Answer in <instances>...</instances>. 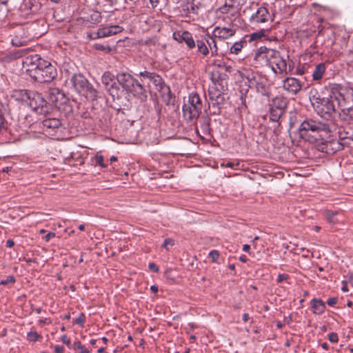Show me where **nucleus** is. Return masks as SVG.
I'll use <instances>...</instances> for the list:
<instances>
[{"mask_svg":"<svg viewBox=\"0 0 353 353\" xmlns=\"http://www.w3.org/2000/svg\"><path fill=\"white\" fill-rule=\"evenodd\" d=\"M298 130L302 139L313 143L323 140V133H330L331 128L325 122L306 118L301 123Z\"/></svg>","mask_w":353,"mask_h":353,"instance_id":"1","label":"nucleus"},{"mask_svg":"<svg viewBox=\"0 0 353 353\" xmlns=\"http://www.w3.org/2000/svg\"><path fill=\"white\" fill-rule=\"evenodd\" d=\"M65 83L74 90L78 94L84 96L89 101H95L98 98V91L80 73H74L65 81Z\"/></svg>","mask_w":353,"mask_h":353,"instance_id":"2","label":"nucleus"},{"mask_svg":"<svg viewBox=\"0 0 353 353\" xmlns=\"http://www.w3.org/2000/svg\"><path fill=\"white\" fill-rule=\"evenodd\" d=\"M202 101L196 92H192L188 96L187 103L182 107L183 117L188 122L196 121L201 113Z\"/></svg>","mask_w":353,"mask_h":353,"instance_id":"3","label":"nucleus"},{"mask_svg":"<svg viewBox=\"0 0 353 353\" xmlns=\"http://www.w3.org/2000/svg\"><path fill=\"white\" fill-rule=\"evenodd\" d=\"M310 100L315 111L321 117L325 114L330 116L336 111V103L330 98L321 97L317 94L310 96Z\"/></svg>","mask_w":353,"mask_h":353,"instance_id":"4","label":"nucleus"},{"mask_svg":"<svg viewBox=\"0 0 353 353\" xmlns=\"http://www.w3.org/2000/svg\"><path fill=\"white\" fill-rule=\"evenodd\" d=\"M33 75L31 77L35 81L39 83L51 82L57 75L56 68L50 62L44 60L41 61L40 66L32 71Z\"/></svg>","mask_w":353,"mask_h":353,"instance_id":"5","label":"nucleus"},{"mask_svg":"<svg viewBox=\"0 0 353 353\" xmlns=\"http://www.w3.org/2000/svg\"><path fill=\"white\" fill-rule=\"evenodd\" d=\"M48 98L59 110L66 112H72V105L70 99L59 88H50L48 90Z\"/></svg>","mask_w":353,"mask_h":353,"instance_id":"6","label":"nucleus"},{"mask_svg":"<svg viewBox=\"0 0 353 353\" xmlns=\"http://www.w3.org/2000/svg\"><path fill=\"white\" fill-rule=\"evenodd\" d=\"M30 97L27 105L36 113L47 114L51 111L52 107L50 104L46 101L41 93L32 91Z\"/></svg>","mask_w":353,"mask_h":353,"instance_id":"7","label":"nucleus"},{"mask_svg":"<svg viewBox=\"0 0 353 353\" xmlns=\"http://www.w3.org/2000/svg\"><path fill=\"white\" fill-rule=\"evenodd\" d=\"M208 96L213 110L212 114H219L226 101L225 94L216 88L212 87L208 90Z\"/></svg>","mask_w":353,"mask_h":353,"instance_id":"8","label":"nucleus"},{"mask_svg":"<svg viewBox=\"0 0 353 353\" xmlns=\"http://www.w3.org/2000/svg\"><path fill=\"white\" fill-rule=\"evenodd\" d=\"M101 82L113 99L119 97V88L113 74L109 71L105 72L101 77Z\"/></svg>","mask_w":353,"mask_h":353,"instance_id":"9","label":"nucleus"},{"mask_svg":"<svg viewBox=\"0 0 353 353\" xmlns=\"http://www.w3.org/2000/svg\"><path fill=\"white\" fill-rule=\"evenodd\" d=\"M270 19L271 15L268 9L265 6H260L252 14L249 21L252 26L259 27L260 24L268 22Z\"/></svg>","mask_w":353,"mask_h":353,"instance_id":"10","label":"nucleus"},{"mask_svg":"<svg viewBox=\"0 0 353 353\" xmlns=\"http://www.w3.org/2000/svg\"><path fill=\"white\" fill-rule=\"evenodd\" d=\"M344 148L343 143L336 139H332L330 140L321 142L318 145V150L322 152L327 154H333L336 152L342 150Z\"/></svg>","mask_w":353,"mask_h":353,"instance_id":"11","label":"nucleus"},{"mask_svg":"<svg viewBox=\"0 0 353 353\" xmlns=\"http://www.w3.org/2000/svg\"><path fill=\"white\" fill-rule=\"evenodd\" d=\"M148 92L149 90L143 85V83L137 79L128 91V94H131L141 103L145 102L148 100Z\"/></svg>","mask_w":353,"mask_h":353,"instance_id":"12","label":"nucleus"},{"mask_svg":"<svg viewBox=\"0 0 353 353\" xmlns=\"http://www.w3.org/2000/svg\"><path fill=\"white\" fill-rule=\"evenodd\" d=\"M44 59H41L40 55L37 54H31L26 57L23 61V66L26 68L27 73L31 77L33 74L32 71H36L41 64V61Z\"/></svg>","mask_w":353,"mask_h":353,"instance_id":"13","label":"nucleus"},{"mask_svg":"<svg viewBox=\"0 0 353 353\" xmlns=\"http://www.w3.org/2000/svg\"><path fill=\"white\" fill-rule=\"evenodd\" d=\"M43 131L49 135H54L61 128V121L57 118H46L41 122Z\"/></svg>","mask_w":353,"mask_h":353,"instance_id":"14","label":"nucleus"},{"mask_svg":"<svg viewBox=\"0 0 353 353\" xmlns=\"http://www.w3.org/2000/svg\"><path fill=\"white\" fill-rule=\"evenodd\" d=\"M155 89L159 92L161 98L167 105L173 104V95L169 85L165 83L163 79L161 80L160 83L154 86Z\"/></svg>","mask_w":353,"mask_h":353,"instance_id":"15","label":"nucleus"},{"mask_svg":"<svg viewBox=\"0 0 353 353\" xmlns=\"http://www.w3.org/2000/svg\"><path fill=\"white\" fill-rule=\"evenodd\" d=\"M268 66L271 68L272 70L275 74L288 73L287 61L283 57L281 56L279 52Z\"/></svg>","mask_w":353,"mask_h":353,"instance_id":"16","label":"nucleus"},{"mask_svg":"<svg viewBox=\"0 0 353 353\" xmlns=\"http://www.w3.org/2000/svg\"><path fill=\"white\" fill-rule=\"evenodd\" d=\"M325 88L328 92V97H327L334 101L338 105H341V101L345 100L344 96L341 92V86L336 83H329Z\"/></svg>","mask_w":353,"mask_h":353,"instance_id":"17","label":"nucleus"},{"mask_svg":"<svg viewBox=\"0 0 353 353\" xmlns=\"http://www.w3.org/2000/svg\"><path fill=\"white\" fill-rule=\"evenodd\" d=\"M172 37L179 43L185 42L189 49H192L196 46V42L192 37V34L188 31L174 32Z\"/></svg>","mask_w":353,"mask_h":353,"instance_id":"18","label":"nucleus"},{"mask_svg":"<svg viewBox=\"0 0 353 353\" xmlns=\"http://www.w3.org/2000/svg\"><path fill=\"white\" fill-rule=\"evenodd\" d=\"M283 88L288 92L296 94L302 88V83L294 77H288L283 81Z\"/></svg>","mask_w":353,"mask_h":353,"instance_id":"19","label":"nucleus"},{"mask_svg":"<svg viewBox=\"0 0 353 353\" xmlns=\"http://www.w3.org/2000/svg\"><path fill=\"white\" fill-rule=\"evenodd\" d=\"M116 77L117 83L127 92L137 80L130 74L125 72H118Z\"/></svg>","mask_w":353,"mask_h":353,"instance_id":"20","label":"nucleus"},{"mask_svg":"<svg viewBox=\"0 0 353 353\" xmlns=\"http://www.w3.org/2000/svg\"><path fill=\"white\" fill-rule=\"evenodd\" d=\"M135 75L141 77V83H144L145 80H148V88H150L149 83L150 82L154 85V86H155L160 83L161 80L162 79V77L156 72H149L148 70L141 71L139 74H135Z\"/></svg>","mask_w":353,"mask_h":353,"instance_id":"21","label":"nucleus"},{"mask_svg":"<svg viewBox=\"0 0 353 353\" xmlns=\"http://www.w3.org/2000/svg\"><path fill=\"white\" fill-rule=\"evenodd\" d=\"M123 28L119 26L114 25L99 28L97 32V37H107L122 32Z\"/></svg>","mask_w":353,"mask_h":353,"instance_id":"22","label":"nucleus"},{"mask_svg":"<svg viewBox=\"0 0 353 353\" xmlns=\"http://www.w3.org/2000/svg\"><path fill=\"white\" fill-rule=\"evenodd\" d=\"M235 30L232 28L216 26L214 28L212 34L214 37L221 39H227L232 37L235 34Z\"/></svg>","mask_w":353,"mask_h":353,"instance_id":"23","label":"nucleus"},{"mask_svg":"<svg viewBox=\"0 0 353 353\" xmlns=\"http://www.w3.org/2000/svg\"><path fill=\"white\" fill-rule=\"evenodd\" d=\"M21 33H23V29L19 26L18 29L15 31V35H14L13 38L11 40L12 44L14 46L20 47L26 45L28 41V35H21Z\"/></svg>","mask_w":353,"mask_h":353,"instance_id":"24","label":"nucleus"},{"mask_svg":"<svg viewBox=\"0 0 353 353\" xmlns=\"http://www.w3.org/2000/svg\"><path fill=\"white\" fill-rule=\"evenodd\" d=\"M31 93L32 91L28 90H17L13 92L12 97L15 101L27 104Z\"/></svg>","mask_w":353,"mask_h":353,"instance_id":"25","label":"nucleus"},{"mask_svg":"<svg viewBox=\"0 0 353 353\" xmlns=\"http://www.w3.org/2000/svg\"><path fill=\"white\" fill-rule=\"evenodd\" d=\"M288 106V100L283 96H276L272 100L271 107L283 110L285 112Z\"/></svg>","mask_w":353,"mask_h":353,"instance_id":"26","label":"nucleus"},{"mask_svg":"<svg viewBox=\"0 0 353 353\" xmlns=\"http://www.w3.org/2000/svg\"><path fill=\"white\" fill-rule=\"evenodd\" d=\"M268 50V48L265 46H261L259 48L254 54V60L259 62L261 64L266 65Z\"/></svg>","mask_w":353,"mask_h":353,"instance_id":"27","label":"nucleus"},{"mask_svg":"<svg viewBox=\"0 0 353 353\" xmlns=\"http://www.w3.org/2000/svg\"><path fill=\"white\" fill-rule=\"evenodd\" d=\"M340 140L350 139L353 141V123L343 127L342 130L339 131Z\"/></svg>","mask_w":353,"mask_h":353,"instance_id":"28","label":"nucleus"},{"mask_svg":"<svg viewBox=\"0 0 353 353\" xmlns=\"http://www.w3.org/2000/svg\"><path fill=\"white\" fill-rule=\"evenodd\" d=\"M311 307L314 314H321L325 310V303L320 299H313L311 301Z\"/></svg>","mask_w":353,"mask_h":353,"instance_id":"29","label":"nucleus"},{"mask_svg":"<svg viewBox=\"0 0 353 353\" xmlns=\"http://www.w3.org/2000/svg\"><path fill=\"white\" fill-rule=\"evenodd\" d=\"M326 66L325 63H320L317 64L312 74V79L314 81H319L323 78L325 72Z\"/></svg>","mask_w":353,"mask_h":353,"instance_id":"30","label":"nucleus"},{"mask_svg":"<svg viewBox=\"0 0 353 353\" xmlns=\"http://www.w3.org/2000/svg\"><path fill=\"white\" fill-rule=\"evenodd\" d=\"M205 41L208 44V48L211 50L212 55L217 54L218 48L216 42L210 34H205Z\"/></svg>","mask_w":353,"mask_h":353,"instance_id":"31","label":"nucleus"},{"mask_svg":"<svg viewBox=\"0 0 353 353\" xmlns=\"http://www.w3.org/2000/svg\"><path fill=\"white\" fill-rule=\"evenodd\" d=\"M285 112L272 107L270 109V120L272 122H278Z\"/></svg>","mask_w":353,"mask_h":353,"instance_id":"32","label":"nucleus"},{"mask_svg":"<svg viewBox=\"0 0 353 353\" xmlns=\"http://www.w3.org/2000/svg\"><path fill=\"white\" fill-rule=\"evenodd\" d=\"M206 43H207L205 41V39L196 40V44L198 48V52L204 56H206L209 54L208 46Z\"/></svg>","mask_w":353,"mask_h":353,"instance_id":"33","label":"nucleus"},{"mask_svg":"<svg viewBox=\"0 0 353 353\" xmlns=\"http://www.w3.org/2000/svg\"><path fill=\"white\" fill-rule=\"evenodd\" d=\"M247 44V41L245 40H241L239 41L235 42L230 49V53L238 54L243 48L245 45Z\"/></svg>","mask_w":353,"mask_h":353,"instance_id":"34","label":"nucleus"},{"mask_svg":"<svg viewBox=\"0 0 353 353\" xmlns=\"http://www.w3.org/2000/svg\"><path fill=\"white\" fill-rule=\"evenodd\" d=\"M339 214L338 211L333 210H326L325 212V216L327 221L331 224H335L338 222V220L336 219V216Z\"/></svg>","mask_w":353,"mask_h":353,"instance_id":"35","label":"nucleus"},{"mask_svg":"<svg viewBox=\"0 0 353 353\" xmlns=\"http://www.w3.org/2000/svg\"><path fill=\"white\" fill-rule=\"evenodd\" d=\"M213 65L219 68L224 69L225 71L228 72H231L232 71V67L231 65H227L226 63L223 60H214Z\"/></svg>","mask_w":353,"mask_h":353,"instance_id":"36","label":"nucleus"},{"mask_svg":"<svg viewBox=\"0 0 353 353\" xmlns=\"http://www.w3.org/2000/svg\"><path fill=\"white\" fill-rule=\"evenodd\" d=\"M201 129L205 135L210 134L211 128L209 119H205L201 123Z\"/></svg>","mask_w":353,"mask_h":353,"instance_id":"37","label":"nucleus"},{"mask_svg":"<svg viewBox=\"0 0 353 353\" xmlns=\"http://www.w3.org/2000/svg\"><path fill=\"white\" fill-rule=\"evenodd\" d=\"M265 30L263 28H262L257 32H253L250 35L249 41L251 42L252 41L261 39L263 37H265Z\"/></svg>","mask_w":353,"mask_h":353,"instance_id":"38","label":"nucleus"},{"mask_svg":"<svg viewBox=\"0 0 353 353\" xmlns=\"http://www.w3.org/2000/svg\"><path fill=\"white\" fill-rule=\"evenodd\" d=\"M41 338V335L35 331H30L27 333V339L30 342H35Z\"/></svg>","mask_w":353,"mask_h":353,"instance_id":"39","label":"nucleus"},{"mask_svg":"<svg viewBox=\"0 0 353 353\" xmlns=\"http://www.w3.org/2000/svg\"><path fill=\"white\" fill-rule=\"evenodd\" d=\"M92 161L95 165H99L101 168L107 167V164L103 162V157L102 155L97 154L94 158H92Z\"/></svg>","mask_w":353,"mask_h":353,"instance_id":"40","label":"nucleus"},{"mask_svg":"<svg viewBox=\"0 0 353 353\" xmlns=\"http://www.w3.org/2000/svg\"><path fill=\"white\" fill-rule=\"evenodd\" d=\"M278 53L279 51L272 48H268L266 65H268L272 62Z\"/></svg>","mask_w":353,"mask_h":353,"instance_id":"41","label":"nucleus"},{"mask_svg":"<svg viewBox=\"0 0 353 353\" xmlns=\"http://www.w3.org/2000/svg\"><path fill=\"white\" fill-rule=\"evenodd\" d=\"M226 77H228L226 74H220L218 79L216 80L214 83L221 85L223 90L224 86L227 85Z\"/></svg>","mask_w":353,"mask_h":353,"instance_id":"42","label":"nucleus"},{"mask_svg":"<svg viewBox=\"0 0 353 353\" xmlns=\"http://www.w3.org/2000/svg\"><path fill=\"white\" fill-rule=\"evenodd\" d=\"M16 281V279L13 275H9L6 277V279L0 280V285H6L9 283H14Z\"/></svg>","mask_w":353,"mask_h":353,"instance_id":"43","label":"nucleus"},{"mask_svg":"<svg viewBox=\"0 0 353 353\" xmlns=\"http://www.w3.org/2000/svg\"><path fill=\"white\" fill-rule=\"evenodd\" d=\"M101 13L99 12H94L90 15V20L92 23H98L101 21Z\"/></svg>","mask_w":353,"mask_h":353,"instance_id":"44","label":"nucleus"},{"mask_svg":"<svg viewBox=\"0 0 353 353\" xmlns=\"http://www.w3.org/2000/svg\"><path fill=\"white\" fill-rule=\"evenodd\" d=\"M3 108H4L3 104L0 103V131L3 128L4 123L6 121L4 116H3Z\"/></svg>","mask_w":353,"mask_h":353,"instance_id":"45","label":"nucleus"},{"mask_svg":"<svg viewBox=\"0 0 353 353\" xmlns=\"http://www.w3.org/2000/svg\"><path fill=\"white\" fill-rule=\"evenodd\" d=\"M209 257L212 262H216L219 258V252L216 250H211L209 253Z\"/></svg>","mask_w":353,"mask_h":353,"instance_id":"46","label":"nucleus"},{"mask_svg":"<svg viewBox=\"0 0 353 353\" xmlns=\"http://www.w3.org/2000/svg\"><path fill=\"white\" fill-rule=\"evenodd\" d=\"M85 320V316L83 313L79 314V316L75 319L74 323L80 326H83Z\"/></svg>","mask_w":353,"mask_h":353,"instance_id":"47","label":"nucleus"},{"mask_svg":"<svg viewBox=\"0 0 353 353\" xmlns=\"http://www.w3.org/2000/svg\"><path fill=\"white\" fill-rule=\"evenodd\" d=\"M174 241L170 238H167L164 240V242L162 245V247H163L164 248H165L167 250H169L168 248V245H174Z\"/></svg>","mask_w":353,"mask_h":353,"instance_id":"48","label":"nucleus"},{"mask_svg":"<svg viewBox=\"0 0 353 353\" xmlns=\"http://www.w3.org/2000/svg\"><path fill=\"white\" fill-rule=\"evenodd\" d=\"M328 339L331 343H336L339 341L338 334L335 332H331L328 334Z\"/></svg>","mask_w":353,"mask_h":353,"instance_id":"49","label":"nucleus"},{"mask_svg":"<svg viewBox=\"0 0 353 353\" xmlns=\"http://www.w3.org/2000/svg\"><path fill=\"white\" fill-rule=\"evenodd\" d=\"M289 278V275L286 274H279L277 276V282L282 283L283 281L287 280Z\"/></svg>","mask_w":353,"mask_h":353,"instance_id":"50","label":"nucleus"},{"mask_svg":"<svg viewBox=\"0 0 353 353\" xmlns=\"http://www.w3.org/2000/svg\"><path fill=\"white\" fill-rule=\"evenodd\" d=\"M84 345H82L80 341H74L73 345H71V348L74 350H81Z\"/></svg>","mask_w":353,"mask_h":353,"instance_id":"51","label":"nucleus"},{"mask_svg":"<svg viewBox=\"0 0 353 353\" xmlns=\"http://www.w3.org/2000/svg\"><path fill=\"white\" fill-rule=\"evenodd\" d=\"M61 341L62 342L65 344L69 348H71V342L70 341V339H68L67 336L66 335H63L61 336Z\"/></svg>","mask_w":353,"mask_h":353,"instance_id":"52","label":"nucleus"},{"mask_svg":"<svg viewBox=\"0 0 353 353\" xmlns=\"http://www.w3.org/2000/svg\"><path fill=\"white\" fill-rule=\"evenodd\" d=\"M337 301L336 297H330L327 299V303L330 306H334L337 303Z\"/></svg>","mask_w":353,"mask_h":353,"instance_id":"53","label":"nucleus"},{"mask_svg":"<svg viewBox=\"0 0 353 353\" xmlns=\"http://www.w3.org/2000/svg\"><path fill=\"white\" fill-rule=\"evenodd\" d=\"M148 268L150 270H152L154 272H158L159 270L158 266L154 263H150Z\"/></svg>","mask_w":353,"mask_h":353,"instance_id":"54","label":"nucleus"},{"mask_svg":"<svg viewBox=\"0 0 353 353\" xmlns=\"http://www.w3.org/2000/svg\"><path fill=\"white\" fill-rule=\"evenodd\" d=\"M95 48L97 50H102V51H105L107 49L110 50V47L104 46L103 45L99 44V43L95 44Z\"/></svg>","mask_w":353,"mask_h":353,"instance_id":"55","label":"nucleus"},{"mask_svg":"<svg viewBox=\"0 0 353 353\" xmlns=\"http://www.w3.org/2000/svg\"><path fill=\"white\" fill-rule=\"evenodd\" d=\"M55 236V233L54 232H49L48 234H47L45 236H44V239L48 242L51 238L52 237H54Z\"/></svg>","mask_w":353,"mask_h":353,"instance_id":"56","label":"nucleus"},{"mask_svg":"<svg viewBox=\"0 0 353 353\" xmlns=\"http://www.w3.org/2000/svg\"><path fill=\"white\" fill-rule=\"evenodd\" d=\"M104 6L112 7L114 6V0H102Z\"/></svg>","mask_w":353,"mask_h":353,"instance_id":"57","label":"nucleus"},{"mask_svg":"<svg viewBox=\"0 0 353 353\" xmlns=\"http://www.w3.org/2000/svg\"><path fill=\"white\" fill-rule=\"evenodd\" d=\"M190 8H188V10L190 12H192V13H196V9H197V6H196L194 3L193 4H190Z\"/></svg>","mask_w":353,"mask_h":353,"instance_id":"58","label":"nucleus"},{"mask_svg":"<svg viewBox=\"0 0 353 353\" xmlns=\"http://www.w3.org/2000/svg\"><path fill=\"white\" fill-rule=\"evenodd\" d=\"M64 348L59 345H56L54 347L55 353H63Z\"/></svg>","mask_w":353,"mask_h":353,"instance_id":"59","label":"nucleus"},{"mask_svg":"<svg viewBox=\"0 0 353 353\" xmlns=\"http://www.w3.org/2000/svg\"><path fill=\"white\" fill-rule=\"evenodd\" d=\"M347 281H342V284H343V286L341 288V290L344 292H346L348 291V288H347Z\"/></svg>","mask_w":353,"mask_h":353,"instance_id":"60","label":"nucleus"},{"mask_svg":"<svg viewBox=\"0 0 353 353\" xmlns=\"http://www.w3.org/2000/svg\"><path fill=\"white\" fill-rule=\"evenodd\" d=\"M347 281L353 286V273H349L347 275Z\"/></svg>","mask_w":353,"mask_h":353,"instance_id":"61","label":"nucleus"},{"mask_svg":"<svg viewBox=\"0 0 353 353\" xmlns=\"http://www.w3.org/2000/svg\"><path fill=\"white\" fill-rule=\"evenodd\" d=\"M50 323V319H47V318H45L43 319H40L39 321V324H40V325L48 324V323Z\"/></svg>","mask_w":353,"mask_h":353,"instance_id":"62","label":"nucleus"},{"mask_svg":"<svg viewBox=\"0 0 353 353\" xmlns=\"http://www.w3.org/2000/svg\"><path fill=\"white\" fill-rule=\"evenodd\" d=\"M14 242L13 240H12V239L7 240V241H6V246L8 248H12V247L14 246Z\"/></svg>","mask_w":353,"mask_h":353,"instance_id":"63","label":"nucleus"},{"mask_svg":"<svg viewBox=\"0 0 353 353\" xmlns=\"http://www.w3.org/2000/svg\"><path fill=\"white\" fill-rule=\"evenodd\" d=\"M79 353H91V352L88 350L85 345H83V347L80 350Z\"/></svg>","mask_w":353,"mask_h":353,"instance_id":"64","label":"nucleus"}]
</instances>
